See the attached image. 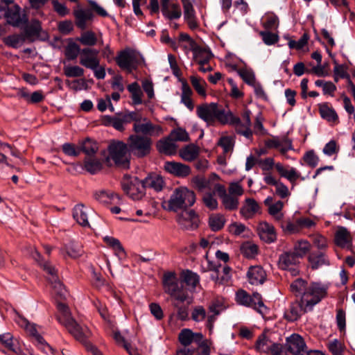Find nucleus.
<instances>
[{
	"label": "nucleus",
	"instance_id": "1",
	"mask_svg": "<svg viewBox=\"0 0 355 355\" xmlns=\"http://www.w3.org/2000/svg\"><path fill=\"white\" fill-rule=\"evenodd\" d=\"M291 292L300 302L292 303L285 311V318L291 322L296 321L300 315L312 310L327 293V287L318 282H308L301 278L293 282L290 286Z\"/></svg>",
	"mask_w": 355,
	"mask_h": 355
},
{
	"label": "nucleus",
	"instance_id": "2",
	"mask_svg": "<svg viewBox=\"0 0 355 355\" xmlns=\"http://www.w3.org/2000/svg\"><path fill=\"white\" fill-rule=\"evenodd\" d=\"M197 116L207 125H214L216 122L223 125L227 124L230 118V112L216 103H203L196 107Z\"/></svg>",
	"mask_w": 355,
	"mask_h": 355
},
{
	"label": "nucleus",
	"instance_id": "3",
	"mask_svg": "<svg viewBox=\"0 0 355 355\" xmlns=\"http://www.w3.org/2000/svg\"><path fill=\"white\" fill-rule=\"evenodd\" d=\"M107 162L113 161L119 167L129 168L131 155L127 143L120 140H112L107 146Z\"/></svg>",
	"mask_w": 355,
	"mask_h": 355
},
{
	"label": "nucleus",
	"instance_id": "4",
	"mask_svg": "<svg viewBox=\"0 0 355 355\" xmlns=\"http://www.w3.org/2000/svg\"><path fill=\"white\" fill-rule=\"evenodd\" d=\"M132 122L134 134L151 138L158 137L164 133L163 128L160 125L153 123L138 112H134Z\"/></svg>",
	"mask_w": 355,
	"mask_h": 355
},
{
	"label": "nucleus",
	"instance_id": "5",
	"mask_svg": "<svg viewBox=\"0 0 355 355\" xmlns=\"http://www.w3.org/2000/svg\"><path fill=\"white\" fill-rule=\"evenodd\" d=\"M98 53L99 51L93 48L82 49L79 56V64L82 67L93 71L94 76L97 79H104L106 75L105 69L100 64Z\"/></svg>",
	"mask_w": 355,
	"mask_h": 355
},
{
	"label": "nucleus",
	"instance_id": "6",
	"mask_svg": "<svg viewBox=\"0 0 355 355\" xmlns=\"http://www.w3.org/2000/svg\"><path fill=\"white\" fill-rule=\"evenodd\" d=\"M195 193L187 187L175 189L168 202L169 210L177 211L180 209H187L191 207L196 202Z\"/></svg>",
	"mask_w": 355,
	"mask_h": 355
},
{
	"label": "nucleus",
	"instance_id": "7",
	"mask_svg": "<svg viewBox=\"0 0 355 355\" xmlns=\"http://www.w3.org/2000/svg\"><path fill=\"white\" fill-rule=\"evenodd\" d=\"M127 145L130 155L137 158H144L150 155L152 150L153 141L148 137L141 135L131 134L127 139Z\"/></svg>",
	"mask_w": 355,
	"mask_h": 355
},
{
	"label": "nucleus",
	"instance_id": "8",
	"mask_svg": "<svg viewBox=\"0 0 355 355\" xmlns=\"http://www.w3.org/2000/svg\"><path fill=\"white\" fill-rule=\"evenodd\" d=\"M115 60L121 69L131 73L144 61V58L137 51L126 48L118 53Z\"/></svg>",
	"mask_w": 355,
	"mask_h": 355
},
{
	"label": "nucleus",
	"instance_id": "9",
	"mask_svg": "<svg viewBox=\"0 0 355 355\" xmlns=\"http://www.w3.org/2000/svg\"><path fill=\"white\" fill-rule=\"evenodd\" d=\"M162 283L164 291L175 300L183 302L187 299L188 295L183 288L182 282H179L175 272L164 273Z\"/></svg>",
	"mask_w": 355,
	"mask_h": 355
},
{
	"label": "nucleus",
	"instance_id": "10",
	"mask_svg": "<svg viewBox=\"0 0 355 355\" xmlns=\"http://www.w3.org/2000/svg\"><path fill=\"white\" fill-rule=\"evenodd\" d=\"M254 347L257 351L267 355H287L286 349L283 345L271 340L265 332L259 336Z\"/></svg>",
	"mask_w": 355,
	"mask_h": 355
},
{
	"label": "nucleus",
	"instance_id": "11",
	"mask_svg": "<svg viewBox=\"0 0 355 355\" xmlns=\"http://www.w3.org/2000/svg\"><path fill=\"white\" fill-rule=\"evenodd\" d=\"M121 185L124 192L133 200L141 199L144 195L143 180H139L137 177L124 178Z\"/></svg>",
	"mask_w": 355,
	"mask_h": 355
},
{
	"label": "nucleus",
	"instance_id": "12",
	"mask_svg": "<svg viewBox=\"0 0 355 355\" xmlns=\"http://www.w3.org/2000/svg\"><path fill=\"white\" fill-rule=\"evenodd\" d=\"M250 111L246 110L242 115V121L237 117L233 116L230 112V118L227 124L234 125L235 130L237 134L244 136L250 139L252 136V131L251 130V121H250Z\"/></svg>",
	"mask_w": 355,
	"mask_h": 355
},
{
	"label": "nucleus",
	"instance_id": "13",
	"mask_svg": "<svg viewBox=\"0 0 355 355\" xmlns=\"http://www.w3.org/2000/svg\"><path fill=\"white\" fill-rule=\"evenodd\" d=\"M299 263L300 258L293 251L284 252L279 257V268L289 271L292 276L299 274Z\"/></svg>",
	"mask_w": 355,
	"mask_h": 355
},
{
	"label": "nucleus",
	"instance_id": "14",
	"mask_svg": "<svg viewBox=\"0 0 355 355\" xmlns=\"http://www.w3.org/2000/svg\"><path fill=\"white\" fill-rule=\"evenodd\" d=\"M134 112H123L116 114L115 116L105 117L106 125L112 126L118 131L125 130V125L132 122Z\"/></svg>",
	"mask_w": 355,
	"mask_h": 355
},
{
	"label": "nucleus",
	"instance_id": "15",
	"mask_svg": "<svg viewBox=\"0 0 355 355\" xmlns=\"http://www.w3.org/2000/svg\"><path fill=\"white\" fill-rule=\"evenodd\" d=\"M177 221L182 228L192 230L199 225V217L193 210L184 209L178 216Z\"/></svg>",
	"mask_w": 355,
	"mask_h": 355
},
{
	"label": "nucleus",
	"instance_id": "16",
	"mask_svg": "<svg viewBox=\"0 0 355 355\" xmlns=\"http://www.w3.org/2000/svg\"><path fill=\"white\" fill-rule=\"evenodd\" d=\"M286 349L293 355H304L306 352V345L302 338L298 334H292L286 338Z\"/></svg>",
	"mask_w": 355,
	"mask_h": 355
},
{
	"label": "nucleus",
	"instance_id": "17",
	"mask_svg": "<svg viewBox=\"0 0 355 355\" xmlns=\"http://www.w3.org/2000/svg\"><path fill=\"white\" fill-rule=\"evenodd\" d=\"M20 7L13 4L11 1L8 8V12L5 18L7 22L13 26L19 27L28 21V18L25 14L20 12Z\"/></svg>",
	"mask_w": 355,
	"mask_h": 355
},
{
	"label": "nucleus",
	"instance_id": "18",
	"mask_svg": "<svg viewBox=\"0 0 355 355\" xmlns=\"http://www.w3.org/2000/svg\"><path fill=\"white\" fill-rule=\"evenodd\" d=\"M209 270L214 272L211 275V278L216 284H227L231 279L232 269L227 266H222L220 264H211Z\"/></svg>",
	"mask_w": 355,
	"mask_h": 355
},
{
	"label": "nucleus",
	"instance_id": "19",
	"mask_svg": "<svg viewBox=\"0 0 355 355\" xmlns=\"http://www.w3.org/2000/svg\"><path fill=\"white\" fill-rule=\"evenodd\" d=\"M264 205L268 207V212L272 217L274 220L279 223H282V220L284 218V214L283 212L284 203L281 200L273 202L272 198L268 196L265 199Z\"/></svg>",
	"mask_w": 355,
	"mask_h": 355
},
{
	"label": "nucleus",
	"instance_id": "20",
	"mask_svg": "<svg viewBox=\"0 0 355 355\" xmlns=\"http://www.w3.org/2000/svg\"><path fill=\"white\" fill-rule=\"evenodd\" d=\"M161 10L164 17L169 20L178 19L182 15L180 5L169 0H162Z\"/></svg>",
	"mask_w": 355,
	"mask_h": 355
},
{
	"label": "nucleus",
	"instance_id": "21",
	"mask_svg": "<svg viewBox=\"0 0 355 355\" xmlns=\"http://www.w3.org/2000/svg\"><path fill=\"white\" fill-rule=\"evenodd\" d=\"M65 328L76 340L85 345L87 344V338L90 335V332L87 327H81L74 320L69 324L67 325Z\"/></svg>",
	"mask_w": 355,
	"mask_h": 355
},
{
	"label": "nucleus",
	"instance_id": "22",
	"mask_svg": "<svg viewBox=\"0 0 355 355\" xmlns=\"http://www.w3.org/2000/svg\"><path fill=\"white\" fill-rule=\"evenodd\" d=\"M257 232L260 239L266 243H272L277 239V234L272 225L266 222H260L257 226Z\"/></svg>",
	"mask_w": 355,
	"mask_h": 355
},
{
	"label": "nucleus",
	"instance_id": "23",
	"mask_svg": "<svg viewBox=\"0 0 355 355\" xmlns=\"http://www.w3.org/2000/svg\"><path fill=\"white\" fill-rule=\"evenodd\" d=\"M334 242L340 248H351L352 244L351 232L345 227H338L335 233Z\"/></svg>",
	"mask_w": 355,
	"mask_h": 355
},
{
	"label": "nucleus",
	"instance_id": "24",
	"mask_svg": "<svg viewBox=\"0 0 355 355\" xmlns=\"http://www.w3.org/2000/svg\"><path fill=\"white\" fill-rule=\"evenodd\" d=\"M164 168L168 173L180 178H185L191 173L190 167L180 162H166Z\"/></svg>",
	"mask_w": 355,
	"mask_h": 355
},
{
	"label": "nucleus",
	"instance_id": "25",
	"mask_svg": "<svg viewBox=\"0 0 355 355\" xmlns=\"http://www.w3.org/2000/svg\"><path fill=\"white\" fill-rule=\"evenodd\" d=\"M182 3L184 10V20L191 29H196L198 27V23L193 3L191 0H182Z\"/></svg>",
	"mask_w": 355,
	"mask_h": 355
},
{
	"label": "nucleus",
	"instance_id": "26",
	"mask_svg": "<svg viewBox=\"0 0 355 355\" xmlns=\"http://www.w3.org/2000/svg\"><path fill=\"white\" fill-rule=\"evenodd\" d=\"M265 145L268 148L279 149L283 155H285L289 150L293 148L292 143L289 139L286 138L279 139L277 137L266 140Z\"/></svg>",
	"mask_w": 355,
	"mask_h": 355
},
{
	"label": "nucleus",
	"instance_id": "27",
	"mask_svg": "<svg viewBox=\"0 0 355 355\" xmlns=\"http://www.w3.org/2000/svg\"><path fill=\"white\" fill-rule=\"evenodd\" d=\"M261 207L259 203L253 198H248L243 202L240 209L241 215L245 219L252 218L260 212Z\"/></svg>",
	"mask_w": 355,
	"mask_h": 355
},
{
	"label": "nucleus",
	"instance_id": "28",
	"mask_svg": "<svg viewBox=\"0 0 355 355\" xmlns=\"http://www.w3.org/2000/svg\"><path fill=\"white\" fill-rule=\"evenodd\" d=\"M247 277L250 284L260 285L266 281V272L261 266H254L249 268Z\"/></svg>",
	"mask_w": 355,
	"mask_h": 355
},
{
	"label": "nucleus",
	"instance_id": "29",
	"mask_svg": "<svg viewBox=\"0 0 355 355\" xmlns=\"http://www.w3.org/2000/svg\"><path fill=\"white\" fill-rule=\"evenodd\" d=\"M92 212V209L85 207L83 204H79L76 205L73 209V217L80 225L90 227L88 217Z\"/></svg>",
	"mask_w": 355,
	"mask_h": 355
},
{
	"label": "nucleus",
	"instance_id": "30",
	"mask_svg": "<svg viewBox=\"0 0 355 355\" xmlns=\"http://www.w3.org/2000/svg\"><path fill=\"white\" fill-rule=\"evenodd\" d=\"M42 33L43 30L40 21L37 19H32L24 28L23 34L27 40L33 42L40 37Z\"/></svg>",
	"mask_w": 355,
	"mask_h": 355
},
{
	"label": "nucleus",
	"instance_id": "31",
	"mask_svg": "<svg viewBox=\"0 0 355 355\" xmlns=\"http://www.w3.org/2000/svg\"><path fill=\"white\" fill-rule=\"evenodd\" d=\"M203 338L201 333H193L189 329H182L178 336L180 343L184 347H188L192 343H200Z\"/></svg>",
	"mask_w": 355,
	"mask_h": 355
},
{
	"label": "nucleus",
	"instance_id": "32",
	"mask_svg": "<svg viewBox=\"0 0 355 355\" xmlns=\"http://www.w3.org/2000/svg\"><path fill=\"white\" fill-rule=\"evenodd\" d=\"M275 168L280 176L287 179L293 186L295 184L297 180L301 177L300 173L296 168L289 166L284 167L281 163L275 164Z\"/></svg>",
	"mask_w": 355,
	"mask_h": 355
},
{
	"label": "nucleus",
	"instance_id": "33",
	"mask_svg": "<svg viewBox=\"0 0 355 355\" xmlns=\"http://www.w3.org/2000/svg\"><path fill=\"white\" fill-rule=\"evenodd\" d=\"M76 19V25L79 28L84 30L87 28V21L93 19V13L89 9L78 8L73 11Z\"/></svg>",
	"mask_w": 355,
	"mask_h": 355
},
{
	"label": "nucleus",
	"instance_id": "34",
	"mask_svg": "<svg viewBox=\"0 0 355 355\" xmlns=\"http://www.w3.org/2000/svg\"><path fill=\"white\" fill-rule=\"evenodd\" d=\"M58 313L56 315L59 323L64 327L75 319L71 316L69 306L62 302L57 303Z\"/></svg>",
	"mask_w": 355,
	"mask_h": 355
},
{
	"label": "nucleus",
	"instance_id": "35",
	"mask_svg": "<svg viewBox=\"0 0 355 355\" xmlns=\"http://www.w3.org/2000/svg\"><path fill=\"white\" fill-rule=\"evenodd\" d=\"M157 150L162 154L167 155H173L177 152V145L170 137H166L160 139L156 144Z\"/></svg>",
	"mask_w": 355,
	"mask_h": 355
},
{
	"label": "nucleus",
	"instance_id": "36",
	"mask_svg": "<svg viewBox=\"0 0 355 355\" xmlns=\"http://www.w3.org/2000/svg\"><path fill=\"white\" fill-rule=\"evenodd\" d=\"M192 51L193 53V60L198 64L209 63L210 60L213 57L209 50L202 47L196 46L192 47Z\"/></svg>",
	"mask_w": 355,
	"mask_h": 355
},
{
	"label": "nucleus",
	"instance_id": "37",
	"mask_svg": "<svg viewBox=\"0 0 355 355\" xmlns=\"http://www.w3.org/2000/svg\"><path fill=\"white\" fill-rule=\"evenodd\" d=\"M308 259L313 269L329 265V260L326 252H312L309 255Z\"/></svg>",
	"mask_w": 355,
	"mask_h": 355
},
{
	"label": "nucleus",
	"instance_id": "38",
	"mask_svg": "<svg viewBox=\"0 0 355 355\" xmlns=\"http://www.w3.org/2000/svg\"><path fill=\"white\" fill-rule=\"evenodd\" d=\"M200 154V148L196 144H191L184 146L179 151L180 157L187 162L195 160Z\"/></svg>",
	"mask_w": 355,
	"mask_h": 355
},
{
	"label": "nucleus",
	"instance_id": "39",
	"mask_svg": "<svg viewBox=\"0 0 355 355\" xmlns=\"http://www.w3.org/2000/svg\"><path fill=\"white\" fill-rule=\"evenodd\" d=\"M17 322L19 326L24 328L31 336H33L38 343L42 344L44 342L42 336L37 331L34 324L30 323L26 318L22 317H19Z\"/></svg>",
	"mask_w": 355,
	"mask_h": 355
},
{
	"label": "nucleus",
	"instance_id": "40",
	"mask_svg": "<svg viewBox=\"0 0 355 355\" xmlns=\"http://www.w3.org/2000/svg\"><path fill=\"white\" fill-rule=\"evenodd\" d=\"M181 279L182 284H186L189 289L193 290L199 284L200 277L196 273L188 270L182 272Z\"/></svg>",
	"mask_w": 355,
	"mask_h": 355
},
{
	"label": "nucleus",
	"instance_id": "41",
	"mask_svg": "<svg viewBox=\"0 0 355 355\" xmlns=\"http://www.w3.org/2000/svg\"><path fill=\"white\" fill-rule=\"evenodd\" d=\"M144 188L153 189L156 191H159L162 189L164 185L163 179L157 175H150L143 180Z\"/></svg>",
	"mask_w": 355,
	"mask_h": 355
},
{
	"label": "nucleus",
	"instance_id": "42",
	"mask_svg": "<svg viewBox=\"0 0 355 355\" xmlns=\"http://www.w3.org/2000/svg\"><path fill=\"white\" fill-rule=\"evenodd\" d=\"M193 92L187 82L182 85L181 102L191 111L194 108V104L191 98Z\"/></svg>",
	"mask_w": 355,
	"mask_h": 355
},
{
	"label": "nucleus",
	"instance_id": "43",
	"mask_svg": "<svg viewBox=\"0 0 355 355\" xmlns=\"http://www.w3.org/2000/svg\"><path fill=\"white\" fill-rule=\"evenodd\" d=\"M234 144V137L227 135L220 137L217 142V145L223 148L224 155H230L232 153Z\"/></svg>",
	"mask_w": 355,
	"mask_h": 355
},
{
	"label": "nucleus",
	"instance_id": "44",
	"mask_svg": "<svg viewBox=\"0 0 355 355\" xmlns=\"http://www.w3.org/2000/svg\"><path fill=\"white\" fill-rule=\"evenodd\" d=\"M82 49L80 46L73 41H70L64 48V56L69 61L74 60L79 58Z\"/></svg>",
	"mask_w": 355,
	"mask_h": 355
},
{
	"label": "nucleus",
	"instance_id": "45",
	"mask_svg": "<svg viewBox=\"0 0 355 355\" xmlns=\"http://www.w3.org/2000/svg\"><path fill=\"white\" fill-rule=\"evenodd\" d=\"M225 218L223 215L220 214H212L209 217V226L214 232H217L223 229L225 224Z\"/></svg>",
	"mask_w": 355,
	"mask_h": 355
},
{
	"label": "nucleus",
	"instance_id": "46",
	"mask_svg": "<svg viewBox=\"0 0 355 355\" xmlns=\"http://www.w3.org/2000/svg\"><path fill=\"white\" fill-rule=\"evenodd\" d=\"M94 197L96 200L103 204L112 203L116 200H119V197L118 196V195L114 194L111 191L105 190H101L96 192L94 194Z\"/></svg>",
	"mask_w": 355,
	"mask_h": 355
},
{
	"label": "nucleus",
	"instance_id": "47",
	"mask_svg": "<svg viewBox=\"0 0 355 355\" xmlns=\"http://www.w3.org/2000/svg\"><path fill=\"white\" fill-rule=\"evenodd\" d=\"M252 308L255 309L261 315H265L268 313V309L263 304L261 295L258 293H254L251 296Z\"/></svg>",
	"mask_w": 355,
	"mask_h": 355
},
{
	"label": "nucleus",
	"instance_id": "48",
	"mask_svg": "<svg viewBox=\"0 0 355 355\" xmlns=\"http://www.w3.org/2000/svg\"><path fill=\"white\" fill-rule=\"evenodd\" d=\"M26 36L23 33L11 35L4 38L3 42L6 45L18 49L26 41Z\"/></svg>",
	"mask_w": 355,
	"mask_h": 355
},
{
	"label": "nucleus",
	"instance_id": "49",
	"mask_svg": "<svg viewBox=\"0 0 355 355\" xmlns=\"http://www.w3.org/2000/svg\"><path fill=\"white\" fill-rule=\"evenodd\" d=\"M64 74L69 78H77L84 76L85 70L78 65L65 64L63 67Z\"/></svg>",
	"mask_w": 355,
	"mask_h": 355
},
{
	"label": "nucleus",
	"instance_id": "50",
	"mask_svg": "<svg viewBox=\"0 0 355 355\" xmlns=\"http://www.w3.org/2000/svg\"><path fill=\"white\" fill-rule=\"evenodd\" d=\"M105 243L110 248H112L118 256L125 255V250L121 245L119 239L106 236L103 238Z\"/></svg>",
	"mask_w": 355,
	"mask_h": 355
},
{
	"label": "nucleus",
	"instance_id": "51",
	"mask_svg": "<svg viewBox=\"0 0 355 355\" xmlns=\"http://www.w3.org/2000/svg\"><path fill=\"white\" fill-rule=\"evenodd\" d=\"M190 81L192 86L200 96L203 97L207 96L205 90L207 83L205 80L196 76H191L190 77Z\"/></svg>",
	"mask_w": 355,
	"mask_h": 355
},
{
	"label": "nucleus",
	"instance_id": "52",
	"mask_svg": "<svg viewBox=\"0 0 355 355\" xmlns=\"http://www.w3.org/2000/svg\"><path fill=\"white\" fill-rule=\"evenodd\" d=\"M83 45L93 46L97 43V37L96 34L91 31L83 32L77 39Z\"/></svg>",
	"mask_w": 355,
	"mask_h": 355
},
{
	"label": "nucleus",
	"instance_id": "53",
	"mask_svg": "<svg viewBox=\"0 0 355 355\" xmlns=\"http://www.w3.org/2000/svg\"><path fill=\"white\" fill-rule=\"evenodd\" d=\"M85 168L92 174L100 171L102 168V162L96 158L87 157L85 159Z\"/></svg>",
	"mask_w": 355,
	"mask_h": 355
},
{
	"label": "nucleus",
	"instance_id": "54",
	"mask_svg": "<svg viewBox=\"0 0 355 355\" xmlns=\"http://www.w3.org/2000/svg\"><path fill=\"white\" fill-rule=\"evenodd\" d=\"M128 89L131 94V98L135 105H139L142 103V92L139 84L136 82L128 86Z\"/></svg>",
	"mask_w": 355,
	"mask_h": 355
},
{
	"label": "nucleus",
	"instance_id": "55",
	"mask_svg": "<svg viewBox=\"0 0 355 355\" xmlns=\"http://www.w3.org/2000/svg\"><path fill=\"white\" fill-rule=\"evenodd\" d=\"M311 245L309 241L300 240L295 243L293 252L300 259L309 251Z\"/></svg>",
	"mask_w": 355,
	"mask_h": 355
},
{
	"label": "nucleus",
	"instance_id": "56",
	"mask_svg": "<svg viewBox=\"0 0 355 355\" xmlns=\"http://www.w3.org/2000/svg\"><path fill=\"white\" fill-rule=\"evenodd\" d=\"M98 148V144L90 139H86L83 141L80 146V150L88 156L94 155Z\"/></svg>",
	"mask_w": 355,
	"mask_h": 355
},
{
	"label": "nucleus",
	"instance_id": "57",
	"mask_svg": "<svg viewBox=\"0 0 355 355\" xmlns=\"http://www.w3.org/2000/svg\"><path fill=\"white\" fill-rule=\"evenodd\" d=\"M222 204L227 210H235L239 207V198L227 193L222 199Z\"/></svg>",
	"mask_w": 355,
	"mask_h": 355
},
{
	"label": "nucleus",
	"instance_id": "58",
	"mask_svg": "<svg viewBox=\"0 0 355 355\" xmlns=\"http://www.w3.org/2000/svg\"><path fill=\"white\" fill-rule=\"evenodd\" d=\"M241 253L247 258H253L258 252V246L251 242H245L241 247Z\"/></svg>",
	"mask_w": 355,
	"mask_h": 355
},
{
	"label": "nucleus",
	"instance_id": "59",
	"mask_svg": "<svg viewBox=\"0 0 355 355\" xmlns=\"http://www.w3.org/2000/svg\"><path fill=\"white\" fill-rule=\"evenodd\" d=\"M279 225L283 231L286 234H295L300 231V227L297 219L295 223H293L290 220L284 222L282 220V223H279Z\"/></svg>",
	"mask_w": 355,
	"mask_h": 355
},
{
	"label": "nucleus",
	"instance_id": "60",
	"mask_svg": "<svg viewBox=\"0 0 355 355\" xmlns=\"http://www.w3.org/2000/svg\"><path fill=\"white\" fill-rule=\"evenodd\" d=\"M312 242L313 245L319 250V252H326L328 248V242L324 236L320 234H315L312 236Z\"/></svg>",
	"mask_w": 355,
	"mask_h": 355
},
{
	"label": "nucleus",
	"instance_id": "61",
	"mask_svg": "<svg viewBox=\"0 0 355 355\" xmlns=\"http://www.w3.org/2000/svg\"><path fill=\"white\" fill-rule=\"evenodd\" d=\"M236 301L238 304L251 307L252 300L251 295H250L245 291L240 290L236 294Z\"/></svg>",
	"mask_w": 355,
	"mask_h": 355
},
{
	"label": "nucleus",
	"instance_id": "62",
	"mask_svg": "<svg viewBox=\"0 0 355 355\" xmlns=\"http://www.w3.org/2000/svg\"><path fill=\"white\" fill-rule=\"evenodd\" d=\"M169 137L174 141H187L189 140V136L187 132L180 128L171 131Z\"/></svg>",
	"mask_w": 355,
	"mask_h": 355
},
{
	"label": "nucleus",
	"instance_id": "63",
	"mask_svg": "<svg viewBox=\"0 0 355 355\" xmlns=\"http://www.w3.org/2000/svg\"><path fill=\"white\" fill-rule=\"evenodd\" d=\"M320 113L323 119L329 121H334L338 119V115L336 114V112L325 105L320 106Z\"/></svg>",
	"mask_w": 355,
	"mask_h": 355
},
{
	"label": "nucleus",
	"instance_id": "64",
	"mask_svg": "<svg viewBox=\"0 0 355 355\" xmlns=\"http://www.w3.org/2000/svg\"><path fill=\"white\" fill-rule=\"evenodd\" d=\"M328 349L333 355H343L345 347L343 344L335 339L328 343Z\"/></svg>",
	"mask_w": 355,
	"mask_h": 355
}]
</instances>
